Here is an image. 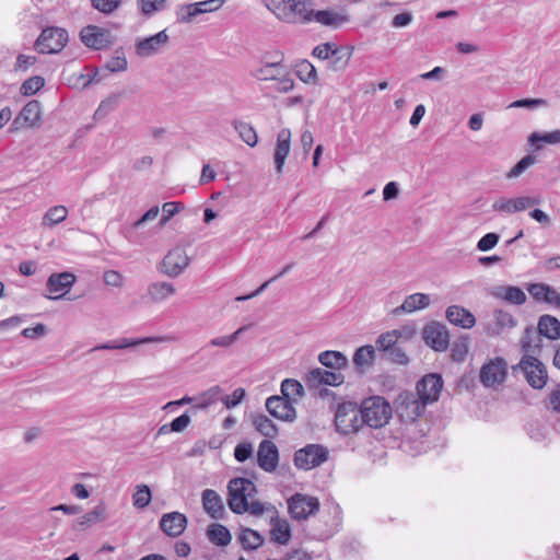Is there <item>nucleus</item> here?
Returning <instances> with one entry per match:
<instances>
[{"label":"nucleus","instance_id":"0e129e2a","mask_svg":"<svg viewBox=\"0 0 560 560\" xmlns=\"http://www.w3.org/2000/svg\"><path fill=\"white\" fill-rule=\"evenodd\" d=\"M337 50L338 49L335 46V44H332V43H325V44L316 46L313 49V56H315V57H317V58H319L322 60H326L330 56L335 55L337 52Z\"/></svg>","mask_w":560,"mask_h":560},{"label":"nucleus","instance_id":"c756f323","mask_svg":"<svg viewBox=\"0 0 560 560\" xmlns=\"http://www.w3.org/2000/svg\"><path fill=\"white\" fill-rule=\"evenodd\" d=\"M491 294L513 305H523L527 300L525 292L515 285H498Z\"/></svg>","mask_w":560,"mask_h":560},{"label":"nucleus","instance_id":"774afa93","mask_svg":"<svg viewBox=\"0 0 560 560\" xmlns=\"http://www.w3.org/2000/svg\"><path fill=\"white\" fill-rule=\"evenodd\" d=\"M294 88V81L283 73L275 80L273 90L279 93H288Z\"/></svg>","mask_w":560,"mask_h":560},{"label":"nucleus","instance_id":"dca6fc26","mask_svg":"<svg viewBox=\"0 0 560 560\" xmlns=\"http://www.w3.org/2000/svg\"><path fill=\"white\" fill-rule=\"evenodd\" d=\"M176 338L173 336H152V337H143V338H120L107 341L105 343L98 345L91 349V351L96 350H115V349H126L130 347H136L145 343H162V342H172L175 341Z\"/></svg>","mask_w":560,"mask_h":560},{"label":"nucleus","instance_id":"39448f33","mask_svg":"<svg viewBox=\"0 0 560 560\" xmlns=\"http://www.w3.org/2000/svg\"><path fill=\"white\" fill-rule=\"evenodd\" d=\"M69 36L65 28L49 26L42 31L34 44L39 54H58L68 44Z\"/></svg>","mask_w":560,"mask_h":560},{"label":"nucleus","instance_id":"603ef678","mask_svg":"<svg viewBox=\"0 0 560 560\" xmlns=\"http://www.w3.org/2000/svg\"><path fill=\"white\" fill-rule=\"evenodd\" d=\"M151 498L150 488L147 485H140L136 488L132 495V502L137 509H144L150 504Z\"/></svg>","mask_w":560,"mask_h":560},{"label":"nucleus","instance_id":"f8f14e48","mask_svg":"<svg viewBox=\"0 0 560 560\" xmlns=\"http://www.w3.org/2000/svg\"><path fill=\"white\" fill-rule=\"evenodd\" d=\"M190 259L186 249L175 246L164 256L161 271L168 277L176 278L189 266Z\"/></svg>","mask_w":560,"mask_h":560},{"label":"nucleus","instance_id":"cd10ccee","mask_svg":"<svg viewBox=\"0 0 560 560\" xmlns=\"http://www.w3.org/2000/svg\"><path fill=\"white\" fill-rule=\"evenodd\" d=\"M202 506L207 514L212 518H222L224 514V505L221 497L212 489H206L201 494Z\"/></svg>","mask_w":560,"mask_h":560},{"label":"nucleus","instance_id":"09e8293b","mask_svg":"<svg viewBox=\"0 0 560 560\" xmlns=\"http://www.w3.org/2000/svg\"><path fill=\"white\" fill-rule=\"evenodd\" d=\"M400 337H401V331L398 329H394V330L381 334L376 340L377 349L387 353L389 350H392L394 347H396V343Z\"/></svg>","mask_w":560,"mask_h":560},{"label":"nucleus","instance_id":"a19ab883","mask_svg":"<svg viewBox=\"0 0 560 560\" xmlns=\"http://www.w3.org/2000/svg\"><path fill=\"white\" fill-rule=\"evenodd\" d=\"M68 217V209L65 206L50 207L42 219L44 228H52L56 224L63 222Z\"/></svg>","mask_w":560,"mask_h":560},{"label":"nucleus","instance_id":"4be33fe9","mask_svg":"<svg viewBox=\"0 0 560 560\" xmlns=\"http://www.w3.org/2000/svg\"><path fill=\"white\" fill-rule=\"evenodd\" d=\"M268 412L282 421H293L296 412L291 401L281 396H271L266 400Z\"/></svg>","mask_w":560,"mask_h":560},{"label":"nucleus","instance_id":"de8ad7c7","mask_svg":"<svg viewBox=\"0 0 560 560\" xmlns=\"http://www.w3.org/2000/svg\"><path fill=\"white\" fill-rule=\"evenodd\" d=\"M250 327V325H244L240 328H237L233 334L225 335V336H219L215 338H212L207 346L211 347H219V348H230L233 346L238 338Z\"/></svg>","mask_w":560,"mask_h":560},{"label":"nucleus","instance_id":"6e6552de","mask_svg":"<svg viewBox=\"0 0 560 560\" xmlns=\"http://www.w3.org/2000/svg\"><path fill=\"white\" fill-rule=\"evenodd\" d=\"M508 363L503 358H494L486 362L479 373L480 383L486 387L495 388L506 378Z\"/></svg>","mask_w":560,"mask_h":560},{"label":"nucleus","instance_id":"f3484780","mask_svg":"<svg viewBox=\"0 0 560 560\" xmlns=\"http://www.w3.org/2000/svg\"><path fill=\"white\" fill-rule=\"evenodd\" d=\"M443 388V380L438 374H428L417 383V395L428 405L436 401Z\"/></svg>","mask_w":560,"mask_h":560},{"label":"nucleus","instance_id":"f03ea898","mask_svg":"<svg viewBox=\"0 0 560 560\" xmlns=\"http://www.w3.org/2000/svg\"><path fill=\"white\" fill-rule=\"evenodd\" d=\"M268 8L285 23L305 24L313 21L314 10L310 9L308 0H270Z\"/></svg>","mask_w":560,"mask_h":560},{"label":"nucleus","instance_id":"6e6d98bb","mask_svg":"<svg viewBox=\"0 0 560 560\" xmlns=\"http://www.w3.org/2000/svg\"><path fill=\"white\" fill-rule=\"evenodd\" d=\"M120 94H110L101 102L95 112V117H103L113 112L119 104Z\"/></svg>","mask_w":560,"mask_h":560},{"label":"nucleus","instance_id":"c03bdc74","mask_svg":"<svg viewBox=\"0 0 560 560\" xmlns=\"http://www.w3.org/2000/svg\"><path fill=\"white\" fill-rule=\"evenodd\" d=\"M375 351L371 345L362 346L358 348L353 354V363L360 370L365 366H372L374 362Z\"/></svg>","mask_w":560,"mask_h":560},{"label":"nucleus","instance_id":"4468645a","mask_svg":"<svg viewBox=\"0 0 560 560\" xmlns=\"http://www.w3.org/2000/svg\"><path fill=\"white\" fill-rule=\"evenodd\" d=\"M166 30H163L149 37H139L136 39L135 50L141 58H149L159 54L168 43Z\"/></svg>","mask_w":560,"mask_h":560},{"label":"nucleus","instance_id":"e2e57ef3","mask_svg":"<svg viewBox=\"0 0 560 560\" xmlns=\"http://www.w3.org/2000/svg\"><path fill=\"white\" fill-rule=\"evenodd\" d=\"M499 235L497 233L490 232L483 235L477 243V248L480 252H488L492 249L499 242Z\"/></svg>","mask_w":560,"mask_h":560},{"label":"nucleus","instance_id":"4c0bfd02","mask_svg":"<svg viewBox=\"0 0 560 560\" xmlns=\"http://www.w3.org/2000/svg\"><path fill=\"white\" fill-rule=\"evenodd\" d=\"M237 540L245 550H256L264 544L262 536L252 528H241Z\"/></svg>","mask_w":560,"mask_h":560},{"label":"nucleus","instance_id":"8fccbe9b","mask_svg":"<svg viewBox=\"0 0 560 560\" xmlns=\"http://www.w3.org/2000/svg\"><path fill=\"white\" fill-rule=\"evenodd\" d=\"M282 72H284V67L280 62H272L258 69L255 75L259 80L275 81Z\"/></svg>","mask_w":560,"mask_h":560},{"label":"nucleus","instance_id":"473e14b6","mask_svg":"<svg viewBox=\"0 0 560 560\" xmlns=\"http://www.w3.org/2000/svg\"><path fill=\"white\" fill-rule=\"evenodd\" d=\"M176 293L175 287L165 281H156L149 284L147 294L151 302L161 303Z\"/></svg>","mask_w":560,"mask_h":560},{"label":"nucleus","instance_id":"052dcab7","mask_svg":"<svg viewBox=\"0 0 560 560\" xmlns=\"http://www.w3.org/2000/svg\"><path fill=\"white\" fill-rule=\"evenodd\" d=\"M122 0H91L92 7L103 14H112L121 4Z\"/></svg>","mask_w":560,"mask_h":560},{"label":"nucleus","instance_id":"a211bd4d","mask_svg":"<svg viewBox=\"0 0 560 560\" xmlns=\"http://www.w3.org/2000/svg\"><path fill=\"white\" fill-rule=\"evenodd\" d=\"M527 291L536 303L560 307V292L555 287L545 282H535L527 285Z\"/></svg>","mask_w":560,"mask_h":560},{"label":"nucleus","instance_id":"5701e85b","mask_svg":"<svg viewBox=\"0 0 560 560\" xmlns=\"http://www.w3.org/2000/svg\"><path fill=\"white\" fill-rule=\"evenodd\" d=\"M187 517L179 512H170L160 520L161 530L170 537L180 536L187 527Z\"/></svg>","mask_w":560,"mask_h":560},{"label":"nucleus","instance_id":"2f4dec72","mask_svg":"<svg viewBox=\"0 0 560 560\" xmlns=\"http://www.w3.org/2000/svg\"><path fill=\"white\" fill-rule=\"evenodd\" d=\"M537 330L540 336L550 340L560 339V320L549 314L541 315L538 319Z\"/></svg>","mask_w":560,"mask_h":560},{"label":"nucleus","instance_id":"c9c22d12","mask_svg":"<svg viewBox=\"0 0 560 560\" xmlns=\"http://www.w3.org/2000/svg\"><path fill=\"white\" fill-rule=\"evenodd\" d=\"M271 539L279 545H287L291 538V528L285 520L278 517L271 520Z\"/></svg>","mask_w":560,"mask_h":560},{"label":"nucleus","instance_id":"f257e3e1","mask_svg":"<svg viewBox=\"0 0 560 560\" xmlns=\"http://www.w3.org/2000/svg\"><path fill=\"white\" fill-rule=\"evenodd\" d=\"M228 504L235 514L249 513L261 516L265 513H275V506L269 502L255 500L256 485L247 478H233L228 483Z\"/></svg>","mask_w":560,"mask_h":560},{"label":"nucleus","instance_id":"aec40b11","mask_svg":"<svg viewBox=\"0 0 560 560\" xmlns=\"http://www.w3.org/2000/svg\"><path fill=\"white\" fill-rule=\"evenodd\" d=\"M75 276L68 271L50 275L47 280L46 288L49 291V293L54 295L49 296V299H61L71 290V288L75 283Z\"/></svg>","mask_w":560,"mask_h":560},{"label":"nucleus","instance_id":"c85d7f7f","mask_svg":"<svg viewBox=\"0 0 560 560\" xmlns=\"http://www.w3.org/2000/svg\"><path fill=\"white\" fill-rule=\"evenodd\" d=\"M493 324H489L487 327V332L490 336H499L505 330L512 329L516 326L517 322L514 316L503 310H495L493 312Z\"/></svg>","mask_w":560,"mask_h":560},{"label":"nucleus","instance_id":"7c9ffc66","mask_svg":"<svg viewBox=\"0 0 560 560\" xmlns=\"http://www.w3.org/2000/svg\"><path fill=\"white\" fill-rule=\"evenodd\" d=\"M431 303L430 296L425 293H413L408 295L402 304L393 311L394 315H400L402 313H413L416 311L427 308Z\"/></svg>","mask_w":560,"mask_h":560},{"label":"nucleus","instance_id":"58836bf2","mask_svg":"<svg viewBox=\"0 0 560 560\" xmlns=\"http://www.w3.org/2000/svg\"><path fill=\"white\" fill-rule=\"evenodd\" d=\"M208 539L217 546H228L231 542L232 536L230 530L221 524H212L207 529Z\"/></svg>","mask_w":560,"mask_h":560},{"label":"nucleus","instance_id":"338daca9","mask_svg":"<svg viewBox=\"0 0 560 560\" xmlns=\"http://www.w3.org/2000/svg\"><path fill=\"white\" fill-rule=\"evenodd\" d=\"M513 200H514L515 212L524 211V210L539 203L538 198H534V197H529V196H520V197L513 198Z\"/></svg>","mask_w":560,"mask_h":560},{"label":"nucleus","instance_id":"69168bd1","mask_svg":"<svg viewBox=\"0 0 560 560\" xmlns=\"http://www.w3.org/2000/svg\"><path fill=\"white\" fill-rule=\"evenodd\" d=\"M492 209L495 212L513 214L514 210V200L513 198H500L492 203Z\"/></svg>","mask_w":560,"mask_h":560},{"label":"nucleus","instance_id":"412c9836","mask_svg":"<svg viewBox=\"0 0 560 560\" xmlns=\"http://www.w3.org/2000/svg\"><path fill=\"white\" fill-rule=\"evenodd\" d=\"M345 377L341 373L315 368L308 371L305 376V383L310 388H318L320 385L338 386L342 384Z\"/></svg>","mask_w":560,"mask_h":560},{"label":"nucleus","instance_id":"ddd939ff","mask_svg":"<svg viewBox=\"0 0 560 560\" xmlns=\"http://www.w3.org/2000/svg\"><path fill=\"white\" fill-rule=\"evenodd\" d=\"M427 404L413 393H405L399 396L397 415L405 421H415L422 415Z\"/></svg>","mask_w":560,"mask_h":560},{"label":"nucleus","instance_id":"5fc2aeb1","mask_svg":"<svg viewBox=\"0 0 560 560\" xmlns=\"http://www.w3.org/2000/svg\"><path fill=\"white\" fill-rule=\"evenodd\" d=\"M127 59L122 49L115 50L112 58L106 62V69L110 72H121L127 69Z\"/></svg>","mask_w":560,"mask_h":560},{"label":"nucleus","instance_id":"a878e982","mask_svg":"<svg viewBox=\"0 0 560 560\" xmlns=\"http://www.w3.org/2000/svg\"><path fill=\"white\" fill-rule=\"evenodd\" d=\"M291 147V131L288 128H283L278 132L277 145L273 154L275 168L278 174L283 171L284 162L290 153Z\"/></svg>","mask_w":560,"mask_h":560},{"label":"nucleus","instance_id":"9b49d317","mask_svg":"<svg viewBox=\"0 0 560 560\" xmlns=\"http://www.w3.org/2000/svg\"><path fill=\"white\" fill-rule=\"evenodd\" d=\"M80 38L86 47L96 50L109 47L115 39L109 30L96 25H88L83 27L80 32Z\"/></svg>","mask_w":560,"mask_h":560},{"label":"nucleus","instance_id":"bf43d9fd","mask_svg":"<svg viewBox=\"0 0 560 560\" xmlns=\"http://www.w3.org/2000/svg\"><path fill=\"white\" fill-rule=\"evenodd\" d=\"M182 209H184V205L182 202H164L162 206V218L160 220V225H165L170 221V219L173 218L176 213H178Z\"/></svg>","mask_w":560,"mask_h":560},{"label":"nucleus","instance_id":"3c124183","mask_svg":"<svg viewBox=\"0 0 560 560\" xmlns=\"http://www.w3.org/2000/svg\"><path fill=\"white\" fill-rule=\"evenodd\" d=\"M296 75L305 83H314L316 81V69L307 60H302L296 65Z\"/></svg>","mask_w":560,"mask_h":560},{"label":"nucleus","instance_id":"ea45409f","mask_svg":"<svg viewBox=\"0 0 560 560\" xmlns=\"http://www.w3.org/2000/svg\"><path fill=\"white\" fill-rule=\"evenodd\" d=\"M222 389L215 385L194 397V407L197 409H206L215 404L220 399Z\"/></svg>","mask_w":560,"mask_h":560},{"label":"nucleus","instance_id":"864d4df0","mask_svg":"<svg viewBox=\"0 0 560 560\" xmlns=\"http://www.w3.org/2000/svg\"><path fill=\"white\" fill-rule=\"evenodd\" d=\"M44 84L45 80L43 77H31L22 83L20 92L24 96H31L37 93L44 86Z\"/></svg>","mask_w":560,"mask_h":560},{"label":"nucleus","instance_id":"20e7f679","mask_svg":"<svg viewBox=\"0 0 560 560\" xmlns=\"http://www.w3.org/2000/svg\"><path fill=\"white\" fill-rule=\"evenodd\" d=\"M335 425L337 431L343 435L360 431L364 423L359 406L352 401L340 404L335 415Z\"/></svg>","mask_w":560,"mask_h":560},{"label":"nucleus","instance_id":"a18cd8bd","mask_svg":"<svg viewBox=\"0 0 560 560\" xmlns=\"http://www.w3.org/2000/svg\"><path fill=\"white\" fill-rule=\"evenodd\" d=\"M138 10L147 18H152L167 8V0H136Z\"/></svg>","mask_w":560,"mask_h":560},{"label":"nucleus","instance_id":"37998d69","mask_svg":"<svg viewBox=\"0 0 560 560\" xmlns=\"http://www.w3.org/2000/svg\"><path fill=\"white\" fill-rule=\"evenodd\" d=\"M234 129L241 137V139L249 147H255L258 142L257 133L254 127L245 121L233 120L232 122Z\"/></svg>","mask_w":560,"mask_h":560},{"label":"nucleus","instance_id":"9d476101","mask_svg":"<svg viewBox=\"0 0 560 560\" xmlns=\"http://www.w3.org/2000/svg\"><path fill=\"white\" fill-rule=\"evenodd\" d=\"M288 509L294 520L302 521L319 510V501L315 497L295 493L288 500Z\"/></svg>","mask_w":560,"mask_h":560},{"label":"nucleus","instance_id":"7ed1b4c3","mask_svg":"<svg viewBox=\"0 0 560 560\" xmlns=\"http://www.w3.org/2000/svg\"><path fill=\"white\" fill-rule=\"evenodd\" d=\"M364 425L371 429L385 427L393 417L390 404L382 396H371L359 406Z\"/></svg>","mask_w":560,"mask_h":560},{"label":"nucleus","instance_id":"1a4fd4ad","mask_svg":"<svg viewBox=\"0 0 560 560\" xmlns=\"http://www.w3.org/2000/svg\"><path fill=\"white\" fill-rule=\"evenodd\" d=\"M42 122V106L36 100L25 104L18 116L13 119L9 131L15 132L23 128H37Z\"/></svg>","mask_w":560,"mask_h":560},{"label":"nucleus","instance_id":"b1692460","mask_svg":"<svg viewBox=\"0 0 560 560\" xmlns=\"http://www.w3.org/2000/svg\"><path fill=\"white\" fill-rule=\"evenodd\" d=\"M279 453L276 444L269 440H264L258 447L257 462L258 466L267 472H271L277 468Z\"/></svg>","mask_w":560,"mask_h":560},{"label":"nucleus","instance_id":"e433bc0d","mask_svg":"<svg viewBox=\"0 0 560 560\" xmlns=\"http://www.w3.org/2000/svg\"><path fill=\"white\" fill-rule=\"evenodd\" d=\"M106 517V506L103 503H100L92 511L88 512L77 521V527L84 529L96 523L103 522Z\"/></svg>","mask_w":560,"mask_h":560},{"label":"nucleus","instance_id":"49530a36","mask_svg":"<svg viewBox=\"0 0 560 560\" xmlns=\"http://www.w3.org/2000/svg\"><path fill=\"white\" fill-rule=\"evenodd\" d=\"M252 422L264 436L273 438L278 432L276 424L265 415H254Z\"/></svg>","mask_w":560,"mask_h":560},{"label":"nucleus","instance_id":"0eeeda50","mask_svg":"<svg viewBox=\"0 0 560 560\" xmlns=\"http://www.w3.org/2000/svg\"><path fill=\"white\" fill-rule=\"evenodd\" d=\"M328 459V450L320 444H308L294 454V464L298 468L311 470Z\"/></svg>","mask_w":560,"mask_h":560},{"label":"nucleus","instance_id":"79ce46f5","mask_svg":"<svg viewBox=\"0 0 560 560\" xmlns=\"http://www.w3.org/2000/svg\"><path fill=\"white\" fill-rule=\"evenodd\" d=\"M528 143L534 147L536 151L542 148L541 143L558 144L560 143V130H553L545 133L533 132L528 137Z\"/></svg>","mask_w":560,"mask_h":560},{"label":"nucleus","instance_id":"6ab92c4d","mask_svg":"<svg viewBox=\"0 0 560 560\" xmlns=\"http://www.w3.org/2000/svg\"><path fill=\"white\" fill-rule=\"evenodd\" d=\"M423 339L435 351H445L450 343V334L445 325L431 323L423 329Z\"/></svg>","mask_w":560,"mask_h":560},{"label":"nucleus","instance_id":"4d7b16f0","mask_svg":"<svg viewBox=\"0 0 560 560\" xmlns=\"http://www.w3.org/2000/svg\"><path fill=\"white\" fill-rule=\"evenodd\" d=\"M537 162L536 156L532 154L525 155L521 161H518L506 174L508 178H515L523 174L528 167L534 165Z\"/></svg>","mask_w":560,"mask_h":560},{"label":"nucleus","instance_id":"bb28decb","mask_svg":"<svg viewBox=\"0 0 560 560\" xmlns=\"http://www.w3.org/2000/svg\"><path fill=\"white\" fill-rule=\"evenodd\" d=\"M446 319L454 326L470 329L476 324L474 314L460 305H451L445 312Z\"/></svg>","mask_w":560,"mask_h":560},{"label":"nucleus","instance_id":"2eb2a0df","mask_svg":"<svg viewBox=\"0 0 560 560\" xmlns=\"http://www.w3.org/2000/svg\"><path fill=\"white\" fill-rule=\"evenodd\" d=\"M224 3V0H206L182 5L176 11V19L179 23H189L199 14L213 12L219 10Z\"/></svg>","mask_w":560,"mask_h":560},{"label":"nucleus","instance_id":"f704fd0d","mask_svg":"<svg viewBox=\"0 0 560 560\" xmlns=\"http://www.w3.org/2000/svg\"><path fill=\"white\" fill-rule=\"evenodd\" d=\"M318 361L322 365L334 370H341L348 365L347 357L339 351L332 350L320 352L318 355Z\"/></svg>","mask_w":560,"mask_h":560},{"label":"nucleus","instance_id":"13d9d810","mask_svg":"<svg viewBox=\"0 0 560 560\" xmlns=\"http://www.w3.org/2000/svg\"><path fill=\"white\" fill-rule=\"evenodd\" d=\"M282 396L289 399L291 396H301L303 394V386L300 382L287 378L281 384Z\"/></svg>","mask_w":560,"mask_h":560},{"label":"nucleus","instance_id":"393cba45","mask_svg":"<svg viewBox=\"0 0 560 560\" xmlns=\"http://www.w3.org/2000/svg\"><path fill=\"white\" fill-rule=\"evenodd\" d=\"M313 21L331 28H340L350 22V16L345 10L327 9L314 11Z\"/></svg>","mask_w":560,"mask_h":560},{"label":"nucleus","instance_id":"72a5a7b5","mask_svg":"<svg viewBox=\"0 0 560 560\" xmlns=\"http://www.w3.org/2000/svg\"><path fill=\"white\" fill-rule=\"evenodd\" d=\"M524 355H534L540 351L541 336L534 327H526L521 339Z\"/></svg>","mask_w":560,"mask_h":560},{"label":"nucleus","instance_id":"423d86ee","mask_svg":"<svg viewBox=\"0 0 560 560\" xmlns=\"http://www.w3.org/2000/svg\"><path fill=\"white\" fill-rule=\"evenodd\" d=\"M513 370H520L529 386L535 389H541L547 384V369L535 355H523L520 363Z\"/></svg>","mask_w":560,"mask_h":560},{"label":"nucleus","instance_id":"680f3d73","mask_svg":"<svg viewBox=\"0 0 560 560\" xmlns=\"http://www.w3.org/2000/svg\"><path fill=\"white\" fill-rule=\"evenodd\" d=\"M547 101L544 98H523L512 102L508 108H527L534 109L547 106Z\"/></svg>","mask_w":560,"mask_h":560}]
</instances>
